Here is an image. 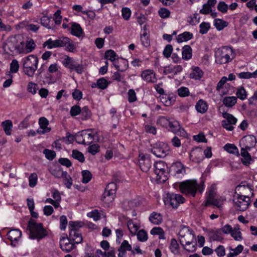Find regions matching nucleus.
Wrapping results in <instances>:
<instances>
[{
  "mask_svg": "<svg viewBox=\"0 0 257 257\" xmlns=\"http://www.w3.org/2000/svg\"><path fill=\"white\" fill-rule=\"evenodd\" d=\"M232 252H229L227 255V257H235L238 255L243 250L242 245L239 244L234 249H231Z\"/></svg>",
  "mask_w": 257,
  "mask_h": 257,
  "instance_id": "obj_46",
  "label": "nucleus"
},
{
  "mask_svg": "<svg viewBox=\"0 0 257 257\" xmlns=\"http://www.w3.org/2000/svg\"><path fill=\"white\" fill-rule=\"evenodd\" d=\"M152 153L158 158H163L169 153V148L168 146L163 143L158 142L156 143L151 149Z\"/></svg>",
  "mask_w": 257,
  "mask_h": 257,
  "instance_id": "obj_10",
  "label": "nucleus"
},
{
  "mask_svg": "<svg viewBox=\"0 0 257 257\" xmlns=\"http://www.w3.org/2000/svg\"><path fill=\"white\" fill-rule=\"evenodd\" d=\"M127 226L130 233L133 235H135L138 231L140 227V223L134 222L133 220L130 219L127 221Z\"/></svg>",
  "mask_w": 257,
  "mask_h": 257,
  "instance_id": "obj_22",
  "label": "nucleus"
},
{
  "mask_svg": "<svg viewBox=\"0 0 257 257\" xmlns=\"http://www.w3.org/2000/svg\"><path fill=\"white\" fill-rule=\"evenodd\" d=\"M210 28L209 23L202 22L199 25V33L202 35L206 34Z\"/></svg>",
  "mask_w": 257,
  "mask_h": 257,
  "instance_id": "obj_48",
  "label": "nucleus"
},
{
  "mask_svg": "<svg viewBox=\"0 0 257 257\" xmlns=\"http://www.w3.org/2000/svg\"><path fill=\"white\" fill-rule=\"evenodd\" d=\"M118 251H122L124 253L126 250L131 251L132 246L127 240H123L118 249Z\"/></svg>",
  "mask_w": 257,
  "mask_h": 257,
  "instance_id": "obj_47",
  "label": "nucleus"
},
{
  "mask_svg": "<svg viewBox=\"0 0 257 257\" xmlns=\"http://www.w3.org/2000/svg\"><path fill=\"white\" fill-rule=\"evenodd\" d=\"M22 232L18 229L11 230L7 234L8 238L11 241V244L16 246L19 239L21 237Z\"/></svg>",
  "mask_w": 257,
  "mask_h": 257,
  "instance_id": "obj_14",
  "label": "nucleus"
},
{
  "mask_svg": "<svg viewBox=\"0 0 257 257\" xmlns=\"http://www.w3.org/2000/svg\"><path fill=\"white\" fill-rule=\"evenodd\" d=\"M236 96L241 100H244L246 98V92L243 87H239L236 93Z\"/></svg>",
  "mask_w": 257,
  "mask_h": 257,
  "instance_id": "obj_55",
  "label": "nucleus"
},
{
  "mask_svg": "<svg viewBox=\"0 0 257 257\" xmlns=\"http://www.w3.org/2000/svg\"><path fill=\"white\" fill-rule=\"evenodd\" d=\"M236 98L234 96L225 97L223 100V103L227 107H231L236 103Z\"/></svg>",
  "mask_w": 257,
  "mask_h": 257,
  "instance_id": "obj_37",
  "label": "nucleus"
},
{
  "mask_svg": "<svg viewBox=\"0 0 257 257\" xmlns=\"http://www.w3.org/2000/svg\"><path fill=\"white\" fill-rule=\"evenodd\" d=\"M63 179V182L66 185V187L68 189H70L72 185V179L70 176L68 175L67 172L64 174V176Z\"/></svg>",
  "mask_w": 257,
  "mask_h": 257,
  "instance_id": "obj_52",
  "label": "nucleus"
},
{
  "mask_svg": "<svg viewBox=\"0 0 257 257\" xmlns=\"http://www.w3.org/2000/svg\"><path fill=\"white\" fill-rule=\"evenodd\" d=\"M68 238H64L60 241V247L63 251L69 252L74 248V244Z\"/></svg>",
  "mask_w": 257,
  "mask_h": 257,
  "instance_id": "obj_18",
  "label": "nucleus"
},
{
  "mask_svg": "<svg viewBox=\"0 0 257 257\" xmlns=\"http://www.w3.org/2000/svg\"><path fill=\"white\" fill-rule=\"evenodd\" d=\"M238 76L241 79H248L251 77H257V70L253 73L243 72L237 74Z\"/></svg>",
  "mask_w": 257,
  "mask_h": 257,
  "instance_id": "obj_41",
  "label": "nucleus"
},
{
  "mask_svg": "<svg viewBox=\"0 0 257 257\" xmlns=\"http://www.w3.org/2000/svg\"><path fill=\"white\" fill-rule=\"evenodd\" d=\"M138 239L141 242H144L148 239V234L147 232L144 229H141L139 230L137 234Z\"/></svg>",
  "mask_w": 257,
  "mask_h": 257,
  "instance_id": "obj_40",
  "label": "nucleus"
},
{
  "mask_svg": "<svg viewBox=\"0 0 257 257\" xmlns=\"http://www.w3.org/2000/svg\"><path fill=\"white\" fill-rule=\"evenodd\" d=\"M141 169L144 172H147L151 167V162L149 159L142 157L139 160Z\"/></svg>",
  "mask_w": 257,
  "mask_h": 257,
  "instance_id": "obj_24",
  "label": "nucleus"
},
{
  "mask_svg": "<svg viewBox=\"0 0 257 257\" xmlns=\"http://www.w3.org/2000/svg\"><path fill=\"white\" fill-rule=\"evenodd\" d=\"M228 23L220 19H216L214 20V25L218 31L223 30L228 26Z\"/></svg>",
  "mask_w": 257,
  "mask_h": 257,
  "instance_id": "obj_34",
  "label": "nucleus"
},
{
  "mask_svg": "<svg viewBox=\"0 0 257 257\" xmlns=\"http://www.w3.org/2000/svg\"><path fill=\"white\" fill-rule=\"evenodd\" d=\"M38 180V176L36 173H33L30 174L29 177V185L31 187H34Z\"/></svg>",
  "mask_w": 257,
  "mask_h": 257,
  "instance_id": "obj_49",
  "label": "nucleus"
},
{
  "mask_svg": "<svg viewBox=\"0 0 257 257\" xmlns=\"http://www.w3.org/2000/svg\"><path fill=\"white\" fill-rule=\"evenodd\" d=\"M82 182L83 183H87L92 178V175L91 173L87 170H84L82 172Z\"/></svg>",
  "mask_w": 257,
  "mask_h": 257,
  "instance_id": "obj_53",
  "label": "nucleus"
},
{
  "mask_svg": "<svg viewBox=\"0 0 257 257\" xmlns=\"http://www.w3.org/2000/svg\"><path fill=\"white\" fill-rule=\"evenodd\" d=\"M2 126L3 130L8 136L11 135L12 129L13 128V122L12 120L8 119L2 122Z\"/></svg>",
  "mask_w": 257,
  "mask_h": 257,
  "instance_id": "obj_30",
  "label": "nucleus"
},
{
  "mask_svg": "<svg viewBox=\"0 0 257 257\" xmlns=\"http://www.w3.org/2000/svg\"><path fill=\"white\" fill-rule=\"evenodd\" d=\"M181 193L187 195L194 197L197 189L200 192L203 190V185H198L196 180H187L181 182L179 185Z\"/></svg>",
  "mask_w": 257,
  "mask_h": 257,
  "instance_id": "obj_4",
  "label": "nucleus"
},
{
  "mask_svg": "<svg viewBox=\"0 0 257 257\" xmlns=\"http://www.w3.org/2000/svg\"><path fill=\"white\" fill-rule=\"evenodd\" d=\"M122 17L125 20H128L131 15V11L128 8H123L121 10Z\"/></svg>",
  "mask_w": 257,
  "mask_h": 257,
  "instance_id": "obj_62",
  "label": "nucleus"
},
{
  "mask_svg": "<svg viewBox=\"0 0 257 257\" xmlns=\"http://www.w3.org/2000/svg\"><path fill=\"white\" fill-rule=\"evenodd\" d=\"M113 65L116 69L119 72L125 71L128 67L127 62L123 59H121L119 61H118L117 63L115 62Z\"/></svg>",
  "mask_w": 257,
  "mask_h": 257,
  "instance_id": "obj_26",
  "label": "nucleus"
},
{
  "mask_svg": "<svg viewBox=\"0 0 257 257\" xmlns=\"http://www.w3.org/2000/svg\"><path fill=\"white\" fill-rule=\"evenodd\" d=\"M215 61L219 64H226L231 61L234 57L232 49L228 46L219 48L215 52Z\"/></svg>",
  "mask_w": 257,
  "mask_h": 257,
  "instance_id": "obj_5",
  "label": "nucleus"
},
{
  "mask_svg": "<svg viewBox=\"0 0 257 257\" xmlns=\"http://www.w3.org/2000/svg\"><path fill=\"white\" fill-rule=\"evenodd\" d=\"M40 22L42 26L48 29H51L50 25V19L49 17L47 16L42 17L40 19Z\"/></svg>",
  "mask_w": 257,
  "mask_h": 257,
  "instance_id": "obj_61",
  "label": "nucleus"
},
{
  "mask_svg": "<svg viewBox=\"0 0 257 257\" xmlns=\"http://www.w3.org/2000/svg\"><path fill=\"white\" fill-rule=\"evenodd\" d=\"M27 229L30 231V237L32 239H40L48 234L47 231L43 227L42 224L36 223L33 219L29 221Z\"/></svg>",
  "mask_w": 257,
  "mask_h": 257,
  "instance_id": "obj_2",
  "label": "nucleus"
},
{
  "mask_svg": "<svg viewBox=\"0 0 257 257\" xmlns=\"http://www.w3.org/2000/svg\"><path fill=\"white\" fill-rule=\"evenodd\" d=\"M116 56V53L112 50H107L105 53V58L110 60L111 61H114Z\"/></svg>",
  "mask_w": 257,
  "mask_h": 257,
  "instance_id": "obj_58",
  "label": "nucleus"
},
{
  "mask_svg": "<svg viewBox=\"0 0 257 257\" xmlns=\"http://www.w3.org/2000/svg\"><path fill=\"white\" fill-rule=\"evenodd\" d=\"M224 149L230 154H236L237 156L239 155L238 149L234 144H227L224 146Z\"/></svg>",
  "mask_w": 257,
  "mask_h": 257,
  "instance_id": "obj_36",
  "label": "nucleus"
},
{
  "mask_svg": "<svg viewBox=\"0 0 257 257\" xmlns=\"http://www.w3.org/2000/svg\"><path fill=\"white\" fill-rule=\"evenodd\" d=\"M172 168L175 172L179 174H184L185 173V169L183 165L180 162H177L172 166Z\"/></svg>",
  "mask_w": 257,
  "mask_h": 257,
  "instance_id": "obj_39",
  "label": "nucleus"
},
{
  "mask_svg": "<svg viewBox=\"0 0 257 257\" xmlns=\"http://www.w3.org/2000/svg\"><path fill=\"white\" fill-rule=\"evenodd\" d=\"M87 216L92 218L94 221L98 220L100 218V213L97 210H94L87 213Z\"/></svg>",
  "mask_w": 257,
  "mask_h": 257,
  "instance_id": "obj_60",
  "label": "nucleus"
},
{
  "mask_svg": "<svg viewBox=\"0 0 257 257\" xmlns=\"http://www.w3.org/2000/svg\"><path fill=\"white\" fill-rule=\"evenodd\" d=\"M203 74V71L199 67H195L193 69L192 72L190 73V76L191 78L198 80L202 77Z\"/></svg>",
  "mask_w": 257,
  "mask_h": 257,
  "instance_id": "obj_35",
  "label": "nucleus"
},
{
  "mask_svg": "<svg viewBox=\"0 0 257 257\" xmlns=\"http://www.w3.org/2000/svg\"><path fill=\"white\" fill-rule=\"evenodd\" d=\"M115 194V192H111L105 188L102 197L103 199H106V201L111 202L114 199Z\"/></svg>",
  "mask_w": 257,
  "mask_h": 257,
  "instance_id": "obj_43",
  "label": "nucleus"
},
{
  "mask_svg": "<svg viewBox=\"0 0 257 257\" xmlns=\"http://www.w3.org/2000/svg\"><path fill=\"white\" fill-rule=\"evenodd\" d=\"M96 85H97V87L101 89H105L108 86L107 81L104 78L99 79L97 82Z\"/></svg>",
  "mask_w": 257,
  "mask_h": 257,
  "instance_id": "obj_59",
  "label": "nucleus"
},
{
  "mask_svg": "<svg viewBox=\"0 0 257 257\" xmlns=\"http://www.w3.org/2000/svg\"><path fill=\"white\" fill-rule=\"evenodd\" d=\"M222 116L224 118L225 120L229 123L230 124H235L237 122V119L232 114L227 112H223Z\"/></svg>",
  "mask_w": 257,
  "mask_h": 257,
  "instance_id": "obj_42",
  "label": "nucleus"
},
{
  "mask_svg": "<svg viewBox=\"0 0 257 257\" xmlns=\"http://www.w3.org/2000/svg\"><path fill=\"white\" fill-rule=\"evenodd\" d=\"M242 141L245 144V147L247 149H250L255 145L256 143L255 137L252 135H248L243 137Z\"/></svg>",
  "mask_w": 257,
  "mask_h": 257,
  "instance_id": "obj_19",
  "label": "nucleus"
},
{
  "mask_svg": "<svg viewBox=\"0 0 257 257\" xmlns=\"http://www.w3.org/2000/svg\"><path fill=\"white\" fill-rule=\"evenodd\" d=\"M253 195V193L250 185L245 182H242L238 185L235 189V194L241 196H249V194Z\"/></svg>",
  "mask_w": 257,
  "mask_h": 257,
  "instance_id": "obj_13",
  "label": "nucleus"
},
{
  "mask_svg": "<svg viewBox=\"0 0 257 257\" xmlns=\"http://www.w3.org/2000/svg\"><path fill=\"white\" fill-rule=\"evenodd\" d=\"M170 121L165 116H160L157 120V123L164 127H167L170 124Z\"/></svg>",
  "mask_w": 257,
  "mask_h": 257,
  "instance_id": "obj_51",
  "label": "nucleus"
},
{
  "mask_svg": "<svg viewBox=\"0 0 257 257\" xmlns=\"http://www.w3.org/2000/svg\"><path fill=\"white\" fill-rule=\"evenodd\" d=\"M71 34L76 37H79L83 33V30L78 24L73 23L71 24Z\"/></svg>",
  "mask_w": 257,
  "mask_h": 257,
  "instance_id": "obj_28",
  "label": "nucleus"
},
{
  "mask_svg": "<svg viewBox=\"0 0 257 257\" xmlns=\"http://www.w3.org/2000/svg\"><path fill=\"white\" fill-rule=\"evenodd\" d=\"M43 153L45 155V157L49 160H53L56 156V153L48 149H45Z\"/></svg>",
  "mask_w": 257,
  "mask_h": 257,
  "instance_id": "obj_63",
  "label": "nucleus"
},
{
  "mask_svg": "<svg viewBox=\"0 0 257 257\" xmlns=\"http://www.w3.org/2000/svg\"><path fill=\"white\" fill-rule=\"evenodd\" d=\"M168 126H169L171 131L174 134H178L179 132L181 133L184 131L183 128L180 127L179 122L177 121H170Z\"/></svg>",
  "mask_w": 257,
  "mask_h": 257,
  "instance_id": "obj_31",
  "label": "nucleus"
},
{
  "mask_svg": "<svg viewBox=\"0 0 257 257\" xmlns=\"http://www.w3.org/2000/svg\"><path fill=\"white\" fill-rule=\"evenodd\" d=\"M39 124L40 127L37 131L39 134H44L50 132L51 128L48 127L49 121L46 118L44 117H40L39 120Z\"/></svg>",
  "mask_w": 257,
  "mask_h": 257,
  "instance_id": "obj_16",
  "label": "nucleus"
},
{
  "mask_svg": "<svg viewBox=\"0 0 257 257\" xmlns=\"http://www.w3.org/2000/svg\"><path fill=\"white\" fill-rule=\"evenodd\" d=\"M142 79L149 83H155L157 81L155 73L153 70H146L141 74Z\"/></svg>",
  "mask_w": 257,
  "mask_h": 257,
  "instance_id": "obj_17",
  "label": "nucleus"
},
{
  "mask_svg": "<svg viewBox=\"0 0 257 257\" xmlns=\"http://www.w3.org/2000/svg\"><path fill=\"white\" fill-rule=\"evenodd\" d=\"M178 236L180 243L185 250L191 252L196 250L197 242L195 235L190 228L185 226L181 227Z\"/></svg>",
  "mask_w": 257,
  "mask_h": 257,
  "instance_id": "obj_1",
  "label": "nucleus"
},
{
  "mask_svg": "<svg viewBox=\"0 0 257 257\" xmlns=\"http://www.w3.org/2000/svg\"><path fill=\"white\" fill-rule=\"evenodd\" d=\"M170 249L173 253L175 254H178L179 252V246L175 238H172L171 240Z\"/></svg>",
  "mask_w": 257,
  "mask_h": 257,
  "instance_id": "obj_38",
  "label": "nucleus"
},
{
  "mask_svg": "<svg viewBox=\"0 0 257 257\" xmlns=\"http://www.w3.org/2000/svg\"><path fill=\"white\" fill-rule=\"evenodd\" d=\"M90 130L82 131L76 135L75 140L79 144L88 145L94 140L93 135H92Z\"/></svg>",
  "mask_w": 257,
  "mask_h": 257,
  "instance_id": "obj_12",
  "label": "nucleus"
},
{
  "mask_svg": "<svg viewBox=\"0 0 257 257\" xmlns=\"http://www.w3.org/2000/svg\"><path fill=\"white\" fill-rule=\"evenodd\" d=\"M233 201L235 207L239 211H243L248 207L250 203L249 196H241L234 195Z\"/></svg>",
  "mask_w": 257,
  "mask_h": 257,
  "instance_id": "obj_9",
  "label": "nucleus"
},
{
  "mask_svg": "<svg viewBox=\"0 0 257 257\" xmlns=\"http://www.w3.org/2000/svg\"><path fill=\"white\" fill-rule=\"evenodd\" d=\"M36 45L33 39H28L26 43V49L27 52H32L35 48Z\"/></svg>",
  "mask_w": 257,
  "mask_h": 257,
  "instance_id": "obj_54",
  "label": "nucleus"
},
{
  "mask_svg": "<svg viewBox=\"0 0 257 257\" xmlns=\"http://www.w3.org/2000/svg\"><path fill=\"white\" fill-rule=\"evenodd\" d=\"M185 201V198L180 194L175 193H168L164 199L166 205L176 208Z\"/></svg>",
  "mask_w": 257,
  "mask_h": 257,
  "instance_id": "obj_8",
  "label": "nucleus"
},
{
  "mask_svg": "<svg viewBox=\"0 0 257 257\" xmlns=\"http://www.w3.org/2000/svg\"><path fill=\"white\" fill-rule=\"evenodd\" d=\"M69 238L75 243H79L82 241V237L78 230H70Z\"/></svg>",
  "mask_w": 257,
  "mask_h": 257,
  "instance_id": "obj_20",
  "label": "nucleus"
},
{
  "mask_svg": "<svg viewBox=\"0 0 257 257\" xmlns=\"http://www.w3.org/2000/svg\"><path fill=\"white\" fill-rule=\"evenodd\" d=\"M228 9V5L224 2H220L217 6V9L222 13H226Z\"/></svg>",
  "mask_w": 257,
  "mask_h": 257,
  "instance_id": "obj_64",
  "label": "nucleus"
},
{
  "mask_svg": "<svg viewBox=\"0 0 257 257\" xmlns=\"http://www.w3.org/2000/svg\"><path fill=\"white\" fill-rule=\"evenodd\" d=\"M154 173L156 179L160 182L164 183L168 179V170L167 164L163 161L157 162L154 164Z\"/></svg>",
  "mask_w": 257,
  "mask_h": 257,
  "instance_id": "obj_7",
  "label": "nucleus"
},
{
  "mask_svg": "<svg viewBox=\"0 0 257 257\" xmlns=\"http://www.w3.org/2000/svg\"><path fill=\"white\" fill-rule=\"evenodd\" d=\"M63 65L66 68L70 69V71H73V67L75 64V60L67 55H64V59L62 61Z\"/></svg>",
  "mask_w": 257,
  "mask_h": 257,
  "instance_id": "obj_25",
  "label": "nucleus"
},
{
  "mask_svg": "<svg viewBox=\"0 0 257 257\" xmlns=\"http://www.w3.org/2000/svg\"><path fill=\"white\" fill-rule=\"evenodd\" d=\"M230 235L236 240L239 241L242 239L241 233L240 231L239 228L237 226L233 228V230Z\"/></svg>",
  "mask_w": 257,
  "mask_h": 257,
  "instance_id": "obj_45",
  "label": "nucleus"
},
{
  "mask_svg": "<svg viewBox=\"0 0 257 257\" xmlns=\"http://www.w3.org/2000/svg\"><path fill=\"white\" fill-rule=\"evenodd\" d=\"M44 45L47 46L48 49L66 47L67 50L71 52H74L76 49L73 42L68 37H63L55 40H52L50 39L45 42Z\"/></svg>",
  "mask_w": 257,
  "mask_h": 257,
  "instance_id": "obj_3",
  "label": "nucleus"
},
{
  "mask_svg": "<svg viewBox=\"0 0 257 257\" xmlns=\"http://www.w3.org/2000/svg\"><path fill=\"white\" fill-rule=\"evenodd\" d=\"M173 51V47L171 45H167L165 47L163 54L165 57L168 58L171 56Z\"/></svg>",
  "mask_w": 257,
  "mask_h": 257,
  "instance_id": "obj_57",
  "label": "nucleus"
},
{
  "mask_svg": "<svg viewBox=\"0 0 257 257\" xmlns=\"http://www.w3.org/2000/svg\"><path fill=\"white\" fill-rule=\"evenodd\" d=\"M38 58L34 55H30L23 59V71L25 74L33 77L38 68Z\"/></svg>",
  "mask_w": 257,
  "mask_h": 257,
  "instance_id": "obj_6",
  "label": "nucleus"
},
{
  "mask_svg": "<svg viewBox=\"0 0 257 257\" xmlns=\"http://www.w3.org/2000/svg\"><path fill=\"white\" fill-rule=\"evenodd\" d=\"M250 149H247L246 148H242L240 150V155L242 157V162L245 165H248L252 161L250 155L248 151Z\"/></svg>",
  "mask_w": 257,
  "mask_h": 257,
  "instance_id": "obj_21",
  "label": "nucleus"
},
{
  "mask_svg": "<svg viewBox=\"0 0 257 257\" xmlns=\"http://www.w3.org/2000/svg\"><path fill=\"white\" fill-rule=\"evenodd\" d=\"M192 50L189 45H185L182 48V58L185 60H188L192 57Z\"/></svg>",
  "mask_w": 257,
  "mask_h": 257,
  "instance_id": "obj_27",
  "label": "nucleus"
},
{
  "mask_svg": "<svg viewBox=\"0 0 257 257\" xmlns=\"http://www.w3.org/2000/svg\"><path fill=\"white\" fill-rule=\"evenodd\" d=\"M190 160L195 163H200L203 159V152L201 149L196 148L192 150L190 154Z\"/></svg>",
  "mask_w": 257,
  "mask_h": 257,
  "instance_id": "obj_15",
  "label": "nucleus"
},
{
  "mask_svg": "<svg viewBox=\"0 0 257 257\" xmlns=\"http://www.w3.org/2000/svg\"><path fill=\"white\" fill-rule=\"evenodd\" d=\"M224 200L222 197L218 196L215 190L211 189L209 192L207 199L205 202V206H207L211 204L220 208L222 207Z\"/></svg>",
  "mask_w": 257,
  "mask_h": 257,
  "instance_id": "obj_11",
  "label": "nucleus"
},
{
  "mask_svg": "<svg viewBox=\"0 0 257 257\" xmlns=\"http://www.w3.org/2000/svg\"><path fill=\"white\" fill-rule=\"evenodd\" d=\"M193 34L189 32H185L177 36V41L178 43L187 41L191 39Z\"/></svg>",
  "mask_w": 257,
  "mask_h": 257,
  "instance_id": "obj_32",
  "label": "nucleus"
},
{
  "mask_svg": "<svg viewBox=\"0 0 257 257\" xmlns=\"http://www.w3.org/2000/svg\"><path fill=\"white\" fill-rule=\"evenodd\" d=\"M182 70V67L181 65L172 66L170 65L168 67H166L164 70V73L165 74H172L176 75L178 73L180 72Z\"/></svg>",
  "mask_w": 257,
  "mask_h": 257,
  "instance_id": "obj_23",
  "label": "nucleus"
},
{
  "mask_svg": "<svg viewBox=\"0 0 257 257\" xmlns=\"http://www.w3.org/2000/svg\"><path fill=\"white\" fill-rule=\"evenodd\" d=\"M196 110L200 113H204L208 109L206 102L202 99H200L195 105Z\"/></svg>",
  "mask_w": 257,
  "mask_h": 257,
  "instance_id": "obj_29",
  "label": "nucleus"
},
{
  "mask_svg": "<svg viewBox=\"0 0 257 257\" xmlns=\"http://www.w3.org/2000/svg\"><path fill=\"white\" fill-rule=\"evenodd\" d=\"M72 156L74 159L78 160L81 163L84 161L85 158L83 154L77 150L73 151Z\"/></svg>",
  "mask_w": 257,
  "mask_h": 257,
  "instance_id": "obj_50",
  "label": "nucleus"
},
{
  "mask_svg": "<svg viewBox=\"0 0 257 257\" xmlns=\"http://www.w3.org/2000/svg\"><path fill=\"white\" fill-rule=\"evenodd\" d=\"M149 220L154 224H159L162 221V217L160 213L153 212L150 215Z\"/></svg>",
  "mask_w": 257,
  "mask_h": 257,
  "instance_id": "obj_33",
  "label": "nucleus"
},
{
  "mask_svg": "<svg viewBox=\"0 0 257 257\" xmlns=\"http://www.w3.org/2000/svg\"><path fill=\"white\" fill-rule=\"evenodd\" d=\"M141 41L142 45L147 47L150 45V41L149 39V34L146 31H145L144 33L141 36Z\"/></svg>",
  "mask_w": 257,
  "mask_h": 257,
  "instance_id": "obj_44",
  "label": "nucleus"
},
{
  "mask_svg": "<svg viewBox=\"0 0 257 257\" xmlns=\"http://www.w3.org/2000/svg\"><path fill=\"white\" fill-rule=\"evenodd\" d=\"M66 172L63 171L60 168H58L53 170L51 173L56 178H63L64 176V174L66 173Z\"/></svg>",
  "mask_w": 257,
  "mask_h": 257,
  "instance_id": "obj_56",
  "label": "nucleus"
}]
</instances>
